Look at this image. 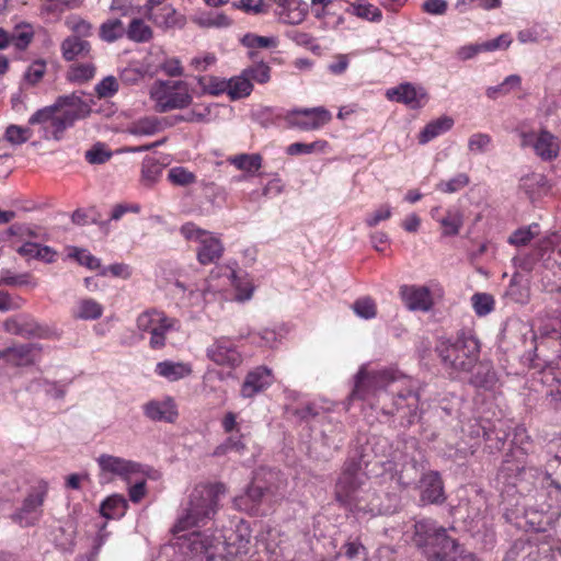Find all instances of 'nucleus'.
I'll return each mask as SVG.
<instances>
[{
    "label": "nucleus",
    "instance_id": "nucleus-1",
    "mask_svg": "<svg viewBox=\"0 0 561 561\" xmlns=\"http://www.w3.org/2000/svg\"><path fill=\"white\" fill-rule=\"evenodd\" d=\"M91 106L76 93L60 95L48 106L37 110L30 118L28 125L39 126L42 138L59 141L67 128L78 119L88 117Z\"/></svg>",
    "mask_w": 561,
    "mask_h": 561
},
{
    "label": "nucleus",
    "instance_id": "nucleus-2",
    "mask_svg": "<svg viewBox=\"0 0 561 561\" xmlns=\"http://www.w3.org/2000/svg\"><path fill=\"white\" fill-rule=\"evenodd\" d=\"M225 493L221 483L198 484L188 496L184 513L178 518L171 533L176 536L193 527L205 525L217 513L219 496Z\"/></svg>",
    "mask_w": 561,
    "mask_h": 561
},
{
    "label": "nucleus",
    "instance_id": "nucleus-3",
    "mask_svg": "<svg viewBox=\"0 0 561 561\" xmlns=\"http://www.w3.org/2000/svg\"><path fill=\"white\" fill-rule=\"evenodd\" d=\"M412 541L432 561H450L459 550L456 539L447 535V529L433 519H421L413 525Z\"/></svg>",
    "mask_w": 561,
    "mask_h": 561
},
{
    "label": "nucleus",
    "instance_id": "nucleus-4",
    "mask_svg": "<svg viewBox=\"0 0 561 561\" xmlns=\"http://www.w3.org/2000/svg\"><path fill=\"white\" fill-rule=\"evenodd\" d=\"M436 352L450 375L469 373L480 354V343L471 332H461L454 342L442 341Z\"/></svg>",
    "mask_w": 561,
    "mask_h": 561
},
{
    "label": "nucleus",
    "instance_id": "nucleus-5",
    "mask_svg": "<svg viewBox=\"0 0 561 561\" xmlns=\"http://www.w3.org/2000/svg\"><path fill=\"white\" fill-rule=\"evenodd\" d=\"M387 393L391 396V408L385 409V413L399 415L407 424L414 423L420 401L417 382L412 378L396 375Z\"/></svg>",
    "mask_w": 561,
    "mask_h": 561
},
{
    "label": "nucleus",
    "instance_id": "nucleus-6",
    "mask_svg": "<svg viewBox=\"0 0 561 561\" xmlns=\"http://www.w3.org/2000/svg\"><path fill=\"white\" fill-rule=\"evenodd\" d=\"M149 94L159 113L185 108L193 101L188 83L182 80L156 81L150 88Z\"/></svg>",
    "mask_w": 561,
    "mask_h": 561
},
{
    "label": "nucleus",
    "instance_id": "nucleus-7",
    "mask_svg": "<svg viewBox=\"0 0 561 561\" xmlns=\"http://www.w3.org/2000/svg\"><path fill=\"white\" fill-rule=\"evenodd\" d=\"M396 375L397 373L389 370L375 371L362 368L356 375L353 387V399L359 398L366 400L370 396H374L379 389L387 391Z\"/></svg>",
    "mask_w": 561,
    "mask_h": 561
},
{
    "label": "nucleus",
    "instance_id": "nucleus-8",
    "mask_svg": "<svg viewBox=\"0 0 561 561\" xmlns=\"http://www.w3.org/2000/svg\"><path fill=\"white\" fill-rule=\"evenodd\" d=\"M185 546L193 554L205 558V561H224L220 550L221 541L211 535L193 531L183 537Z\"/></svg>",
    "mask_w": 561,
    "mask_h": 561
},
{
    "label": "nucleus",
    "instance_id": "nucleus-9",
    "mask_svg": "<svg viewBox=\"0 0 561 561\" xmlns=\"http://www.w3.org/2000/svg\"><path fill=\"white\" fill-rule=\"evenodd\" d=\"M206 356L217 366L230 369L239 367L243 362L238 347L227 337L215 339L206 348Z\"/></svg>",
    "mask_w": 561,
    "mask_h": 561
},
{
    "label": "nucleus",
    "instance_id": "nucleus-10",
    "mask_svg": "<svg viewBox=\"0 0 561 561\" xmlns=\"http://www.w3.org/2000/svg\"><path fill=\"white\" fill-rule=\"evenodd\" d=\"M98 463L101 469V483H108L114 477L127 480L140 470V466L134 461L105 454L98 458Z\"/></svg>",
    "mask_w": 561,
    "mask_h": 561
},
{
    "label": "nucleus",
    "instance_id": "nucleus-11",
    "mask_svg": "<svg viewBox=\"0 0 561 561\" xmlns=\"http://www.w3.org/2000/svg\"><path fill=\"white\" fill-rule=\"evenodd\" d=\"M330 119L331 114L324 107L295 110L287 116L289 125L301 130L318 129Z\"/></svg>",
    "mask_w": 561,
    "mask_h": 561
},
{
    "label": "nucleus",
    "instance_id": "nucleus-12",
    "mask_svg": "<svg viewBox=\"0 0 561 561\" xmlns=\"http://www.w3.org/2000/svg\"><path fill=\"white\" fill-rule=\"evenodd\" d=\"M39 351L36 344H15L0 351V359L13 367L32 366Z\"/></svg>",
    "mask_w": 561,
    "mask_h": 561
},
{
    "label": "nucleus",
    "instance_id": "nucleus-13",
    "mask_svg": "<svg viewBox=\"0 0 561 561\" xmlns=\"http://www.w3.org/2000/svg\"><path fill=\"white\" fill-rule=\"evenodd\" d=\"M522 145L533 146L536 154L542 160H552L559 152V145L556 137L546 130L539 134H523Z\"/></svg>",
    "mask_w": 561,
    "mask_h": 561
},
{
    "label": "nucleus",
    "instance_id": "nucleus-14",
    "mask_svg": "<svg viewBox=\"0 0 561 561\" xmlns=\"http://www.w3.org/2000/svg\"><path fill=\"white\" fill-rule=\"evenodd\" d=\"M386 95L390 101L403 103L413 110L422 107L427 101L425 90L412 83H402L389 89Z\"/></svg>",
    "mask_w": 561,
    "mask_h": 561
},
{
    "label": "nucleus",
    "instance_id": "nucleus-15",
    "mask_svg": "<svg viewBox=\"0 0 561 561\" xmlns=\"http://www.w3.org/2000/svg\"><path fill=\"white\" fill-rule=\"evenodd\" d=\"M400 296L409 310L428 311L433 306L431 291L425 286L403 285L400 287Z\"/></svg>",
    "mask_w": 561,
    "mask_h": 561
},
{
    "label": "nucleus",
    "instance_id": "nucleus-16",
    "mask_svg": "<svg viewBox=\"0 0 561 561\" xmlns=\"http://www.w3.org/2000/svg\"><path fill=\"white\" fill-rule=\"evenodd\" d=\"M44 499L45 491L28 494L21 508L12 515V519L22 527L34 525L41 516Z\"/></svg>",
    "mask_w": 561,
    "mask_h": 561
},
{
    "label": "nucleus",
    "instance_id": "nucleus-17",
    "mask_svg": "<svg viewBox=\"0 0 561 561\" xmlns=\"http://www.w3.org/2000/svg\"><path fill=\"white\" fill-rule=\"evenodd\" d=\"M271 382V370L263 366L256 367L247 374L241 387V396L252 398L268 387Z\"/></svg>",
    "mask_w": 561,
    "mask_h": 561
},
{
    "label": "nucleus",
    "instance_id": "nucleus-18",
    "mask_svg": "<svg viewBox=\"0 0 561 561\" xmlns=\"http://www.w3.org/2000/svg\"><path fill=\"white\" fill-rule=\"evenodd\" d=\"M144 414L154 422L174 423L178 417L176 407L172 399L149 401L144 404Z\"/></svg>",
    "mask_w": 561,
    "mask_h": 561
},
{
    "label": "nucleus",
    "instance_id": "nucleus-19",
    "mask_svg": "<svg viewBox=\"0 0 561 561\" xmlns=\"http://www.w3.org/2000/svg\"><path fill=\"white\" fill-rule=\"evenodd\" d=\"M154 25L161 28L182 27L185 23L183 15H180L174 8L165 5L144 13Z\"/></svg>",
    "mask_w": 561,
    "mask_h": 561
},
{
    "label": "nucleus",
    "instance_id": "nucleus-20",
    "mask_svg": "<svg viewBox=\"0 0 561 561\" xmlns=\"http://www.w3.org/2000/svg\"><path fill=\"white\" fill-rule=\"evenodd\" d=\"M421 482V501L423 503L437 504L444 501L443 482L437 472L424 474Z\"/></svg>",
    "mask_w": 561,
    "mask_h": 561
},
{
    "label": "nucleus",
    "instance_id": "nucleus-21",
    "mask_svg": "<svg viewBox=\"0 0 561 561\" xmlns=\"http://www.w3.org/2000/svg\"><path fill=\"white\" fill-rule=\"evenodd\" d=\"M222 253L224 244L218 238L209 233L199 244L196 253L197 261L203 265L215 263L222 256Z\"/></svg>",
    "mask_w": 561,
    "mask_h": 561
},
{
    "label": "nucleus",
    "instance_id": "nucleus-22",
    "mask_svg": "<svg viewBox=\"0 0 561 561\" xmlns=\"http://www.w3.org/2000/svg\"><path fill=\"white\" fill-rule=\"evenodd\" d=\"M454 126V119L449 116H440L428 124L419 134V142L425 145Z\"/></svg>",
    "mask_w": 561,
    "mask_h": 561
},
{
    "label": "nucleus",
    "instance_id": "nucleus-23",
    "mask_svg": "<svg viewBox=\"0 0 561 561\" xmlns=\"http://www.w3.org/2000/svg\"><path fill=\"white\" fill-rule=\"evenodd\" d=\"M267 492H270L268 488L254 482L248 488L244 495L234 500V504L242 510L255 511Z\"/></svg>",
    "mask_w": 561,
    "mask_h": 561
},
{
    "label": "nucleus",
    "instance_id": "nucleus-24",
    "mask_svg": "<svg viewBox=\"0 0 561 561\" xmlns=\"http://www.w3.org/2000/svg\"><path fill=\"white\" fill-rule=\"evenodd\" d=\"M90 49V43L79 36H68L61 43L62 57L68 61L78 57H85Z\"/></svg>",
    "mask_w": 561,
    "mask_h": 561
},
{
    "label": "nucleus",
    "instance_id": "nucleus-25",
    "mask_svg": "<svg viewBox=\"0 0 561 561\" xmlns=\"http://www.w3.org/2000/svg\"><path fill=\"white\" fill-rule=\"evenodd\" d=\"M519 188L525 192L530 199H534L546 192L547 179L542 173L536 172L524 175L519 181Z\"/></svg>",
    "mask_w": 561,
    "mask_h": 561
},
{
    "label": "nucleus",
    "instance_id": "nucleus-26",
    "mask_svg": "<svg viewBox=\"0 0 561 561\" xmlns=\"http://www.w3.org/2000/svg\"><path fill=\"white\" fill-rule=\"evenodd\" d=\"M172 330H179V321L164 314L161 319V322L158 323L156 329L150 333V347L153 350H160L164 347L165 335Z\"/></svg>",
    "mask_w": 561,
    "mask_h": 561
},
{
    "label": "nucleus",
    "instance_id": "nucleus-27",
    "mask_svg": "<svg viewBox=\"0 0 561 561\" xmlns=\"http://www.w3.org/2000/svg\"><path fill=\"white\" fill-rule=\"evenodd\" d=\"M278 7V16L284 23L299 24L306 18L307 11L295 1L279 0Z\"/></svg>",
    "mask_w": 561,
    "mask_h": 561
},
{
    "label": "nucleus",
    "instance_id": "nucleus-28",
    "mask_svg": "<svg viewBox=\"0 0 561 561\" xmlns=\"http://www.w3.org/2000/svg\"><path fill=\"white\" fill-rule=\"evenodd\" d=\"M157 373L171 381H175L191 375L192 367L186 363L165 360L157 364Z\"/></svg>",
    "mask_w": 561,
    "mask_h": 561
},
{
    "label": "nucleus",
    "instance_id": "nucleus-29",
    "mask_svg": "<svg viewBox=\"0 0 561 561\" xmlns=\"http://www.w3.org/2000/svg\"><path fill=\"white\" fill-rule=\"evenodd\" d=\"M474 371L472 373V376L470 377V382L474 387L490 389L492 388L496 382V376L488 363H479L473 366Z\"/></svg>",
    "mask_w": 561,
    "mask_h": 561
},
{
    "label": "nucleus",
    "instance_id": "nucleus-30",
    "mask_svg": "<svg viewBox=\"0 0 561 561\" xmlns=\"http://www.w3.org/2000/svg\"><path fill=\"white\" fill-rule=\"evenodd\" d=\"M126 508L127 501L125 497L118 494H114L103 501L100 507V512L103 517L111 519L123 516Z\"/></svg>",
    "mask_w": 561,
    "mask_h": 561
},
{
    "label": "nucleus",
    "instance_id": "nucleus-31",
    "mask_svg": "<svg viewBox=\"0 0 561 561\" xmlns=\"http://www.w3.org/2000/svg\"><path fill=\"white\" fill-rule=\"evenodd\" d=\"M5 332L23 337H32L38 333V327L32 322H20L15 318L7 319L3 323Z\"/></svg>",
    "mask_w": 561,
    "mask_h": 561
},
{
    "label": "nucleus",
    "instance_id": "nucleus-32",
    "mask_svg": "<svg viewBox=\"0 0 561 561\" xmlns=\"http://www.w3.org/2000/svg\"><path fill=\"white\" fill-rule=\"evenodd\" d=\"M227 83H228L227 92L231 100H238V99L245 98V96L250 95V93L252 92V89H253V85L249 81V78L245 77V75H243V73L239 77L230 79L229 81H227Z\"/></svg>",
    "mask_w": 561,
    "mask_h": 561
},
{
    "label": "nucleus",
    "instance_id": "nucleus-33",
    "mask_svg": "<svg viewBox=\"0 0 561 561\" xmlns=\"http://www.w3.org/2000/svg\"><path fill=\"white\" fill-rule=\"evenodd\" d=\"M438 222L443 227L444 236H456L463 225V216L458 209H448L446 215L438 219Z\"/></svg>",
    "mask_w": 561,
    "mask_h": 561
},
{
    "label": "nucleus",
    "instance_id": "nucleus-34",
    "mask_svg": "<svg viewBox=\"0 0 561 561\" xmlns=\"http://www.w3.org/2000/svg\"><path fill=\"white\" fill-rule=\"evenodd\" d=\"M160 130V123L157 117H144L131 123L127 131L135 136H150Z\"/></svg>",
    "mask_w": 561,
    "mask_h": 561
},
{
    "label": "nucleus",
    "instance_id": "nucleus-35",
    "mask_svg": "<svg viewBox=\"0 0 561 561\" xmlns=\"http://www.w3.org/2000/svg\"><path fill=\"white\" fill-rule=\"evenodd\" d=\"M10 34V44H12L16 49L23 50L25 49L33 39L34 32L28 24L18 25L13 28Z\"/></svg>",
    "mask_w": 561,
    "mask_h": 561
},
{
    "label": "nucleus",
    "instance_id": "nucleus-36",
    "mask_svg": "<svg viewBox=\"0 0 561 561\" xmlns=\"http://www.w3.org/2000/svg\"><path fill=\"white\" fill-rule=\"evenodd\" d=\"M129 39L145 43L152 38V30L141 19H133L127 28Z\"/></svg>",
    "mask_w": 561,
    "mask_h": 561
},
{
    "label": "nucleus",
    "instance_id": "nucleus-37",
    "mask_svg": "<svg viewBox=\"0 0 561 561\" xmlns=\"http://www.w3.org/2000/svg\"><path fill=\"white\" fill-rule=\"evenodd\" d=\"M161 173V164L153 158H146L141 167V183L147 187H151Z\"/></svg>",
    "mask_w": 561,
    "mask_h": 561
},
{
    "label": "nucleus",
    "instance_id": "nucleus-38",
    "mask_svg": "<svg viewBox=\"0 0 561 561\" xmlns=\"http://www.w3.org/2000/svg\"><path fill=\"white\" fill-rule=\"evenodd\" d=\"M197 82L202 89L203 94L218 95L224 93L228 89L226 80L214 76H202L197 77Z\"/></svg>",
    "mask_w": 561,
    "mask_h": 561
},
{
    "label": "nucleus",
    "instance_id": "nucleus-39",
    "mask_svg": "<svg viewBox=\"0 0 561 561\" xmlns=\"http://www.w3.org/2000/svg\"><path fill=\"white\" fill-rule=\"evenodd\" d=\"M193 22L201 27H227L231 24L225 13H201L193 18Z\"/></svg>",
    "mask_w": 561,
    "mask_h": 561
},
{
    "label": "nucleus",
    "instance_id": "nucleus-40",
    "mask_svg": "<svg viewBox=\"0 0 561 561\" xmlns=\"http://www.w3.org/2000/svg\"><path fill=\"white\" fill-rule=\"evenodd\" d=\"M353 311L362 319L370 320L377 316V304L369 297H359L353 302Z\"/></svg>",
    "mask_w": 561,
    "mask_h": 561
},
{
    "label": "nucleus",
    "instance_id": "nucleus-41",
    "mask_svg": "<svg viewBox=\"0 0 561 561\" xmlns=\"http://www.w3.org/2000/svg\"><path fill=\"white\" fill-rule=\"evenodd\" d=\"M125 33L123 22L119 19H112L104 22L100 27V36L103 41L112 43L121 38Z\"/></svg>",
    "mask_w": 561,
    "mask_h": 561
},
{
    "label": "nucleus",
    "instance_id": "nucleus-42",
    "mask_svg": "<svg viewBox=\"0 0 561 561\" xmlns=\"http://www.w3.org/2000/svg\"><path fill=\"white\" fill-rule=\"evenodd\" d=\"M377 497L375 494L366 493L365 496H360L353 492V506L356 511H363L370 514H381L382 510L377 503Z\"/></svg>",
    "mask_w": 561,
    "mask_h": 561
},
{
    "label": "nucleus",
    "instance_id": "nucleus-43",
    "mask_svg": "<svg viewBox=\"0 0 561 561\" xmlns=\"http://www.w3.org/2000/svg\"><path fill=\"white\" fill-rule=\"evenodd\" d=\"M538 233L539 226L537 224L519 228L508 237V243L515 247H523L528 244Z\"/></svg>",
    "mask_w": 561,
    "mask_h": 561
},
{
    "label": "nucleus",
    "instance_id": "nucleus-44",
    "mask_svg": "<svg viewBox=\"0 0 561 561\" xmlns=\"http://www.w3.org/2000/svg\"><path fill=\"white\" fill-rule=\"evenodd\" d=\"M353 14L367 21H379L382 16L381 11L374 4L365 0H358L353 3Z\"/></svg>",
    "mask_w": 561,
    "mask_h": 561
},
{
    "label": "nucleus",
    "instance_id": "nucleus-45",
    "mask_svg": "<svg viewBox=\"0 0 561 561\" xmlns=\"http://www.w3.org/2000/svg\"><path fill=\"white\" fill-rule=\"evenodd\" d=\"M163 316V312L154 309L145 311L138 317L137 327L142 332L151 333L156 329L158 323L161 322Z\"/></svg>",
    "mask_w": 561,
    "mask_h": 561
},
{
    "label": "nucleus",
    "instance_id": "nucleus-46",
    "mask_svg": "<svg viewBox=\"0 0 561 561\" xmlns=\"http://www.w3.org/2000/svg\"><path fill=\"white\" fill-rule=\"evenodd\" d=\"M492 138L484 133H476L468 139V150L474 154H483L490 150Z\"/></svg>",
    "mask_w": 561,
    "mask_h": 561
},
{
    "label": "nucleus",
    "instance_id": "nucleus-47",
    "mask_svg": "<svg viewBox=\"0 0 561 561\" xmlns=\"http://www.w3.org/2000/svg\"><path fill=\"white\" fill-rule=\"evenodd\" d=\"M470 180L466 173H458L448 181H440L436 184V190L443 193H456L469 184Z\"/></svg>",
    "mask_w": 561,
    "mask_h": 561
},
{
    "label": "nucleus",
    "instance_id": "nucleus-48",
    "mask_svg": "<svg viewBox=\"0 0 561 561\" xmlns=\"http://www.w3.org/2000/svg\"><path fill=\"white\" fill-rule=\"evenodd\" d=\"M102 306L93 299H83L79 305L77 317L84 320L99 319L102 316Z\"/></svg>",
    "mask_w": 561,
    "mask_h": 561
},
{
    "label": "nucleus",
    "instance_id": "nucleus-49",
    "mask_svg": "<svg viewBox=\"0 0 561 561\" xmlns=\"http://www.w3.org/2000/svg\"><path fill=\"white\" fill-rule=\"evenodd\" d=\"M32 136L30 127H21L18 125H10L5 129L4 137L12 145H22L26 142Z\"/></svg>",
    "mask_w": 561,
    "mask_h": 561
},
{
    "label": "nucleus",
    "instance_id": "nucleus-50",
    "mask_svg": "<svg viewBox=\"0 0 561 561\" xmlns=\"http://www.w3.org/2000/svg\"><path fill=\"white\" fill-rule=\"evenodd\" d=\"M168 179L179 186H187L196 182L195 174L182 167L172 168L168 173Z\"/></svg>",
    "mask_w": 561,
    "mask_h": 561
},
{
    "label": "nucleus",
    "instance_id": "nucleus-51",
    "mask_svg": "<svg viewBox=\"0 0 561 561\" xmlns=\"http://www.w3.org/2000/svg\"><path fill=\"white\" fill-rule=\"evenodd\" d=\"M231 162L239 170L253 172L261 168L262 158L259 154H239L233 157Z\"/></svg>",
    "mask_w": 561,
    "mask_h": 561
},
{
    "label": "nucleus",
    "instance_id": "nucleus-52",
    "mask_svg": "<svg viewBox=\"0 0 561 561\" xmlns=\"http://www.w3.org/2000/svg\"><path fill=\"white\" fill-rule=\"evenodd\" d=\"M471 300L476 313L480 317L489 314L494 308V298L489 294H474Z\"/></svg>",
    "mask_w": 561,
    "mask_h": 561
},
{
    "label": "nucleus",
    "instance_id": "nucleus-53",
    "mask_svg": "<svg viewBox=\"0 0 561 561\" xmlns=\"http://www.w3.org/2000/svg\"><path fill=\"white\" fill-rule=\"evenodd\" d=\"M327 142L323 140H317L310 144L294 142L287 147V153L290 156L296 154H309L314 151H322Z\"/></svg>",
    "mask_w": 561,
    "mask_h": 561
},
{
    "label": "nucleus",
    "instance_id": "nucleus-54",
    "mask_svg": "<svg viewBox=\"0 0 561 561\" xmlns=\"http://www.w3.org/2000/svg\"><path fill=\"white\" fill-rule=\"evenodd\" d=\"M80 0H43L42 12L46 14H56L62 12L66 8H77Z\"/></svg>",
    "mask_w": 561,
    "mask_h": 561
},
{
    "label": "nucleus",
    "instance_id": "nucleus-55",
    "mask_svg": "<svg viewBox=\"0 0 561 561\" xmlns=\"http://www.w3.org/2000/svg\"><path fill=\"white\" fill-rule=\"evenodd\" d=\"M243 75L251 80L259 83H266L270 80V67L264 62H259L252 67L244 69Z\"/></svg>",
    "mask_w": 561,
    "mask_h": 561
},
{
    "label": "nucleus",
    "instance_id": "nucleus-56",
    "mask_svg": "<svg viewBox=\"0 0 561 561\" xmlns=\"http://www.w3.org/2000/svg\"><path fill=\"white\" fill-rule=\"evenodd\" d=\"M336 499L342 503H347L351 496V473L345 469L339 478L335 485Z\"/></svg>",
    "mask_w": 561,
    "mask_h": 561
},
{
    "label": "nucleus",
    "instance_id": "nucleus-57",
    "mask_svg": "<svg viewBox=\"0 0 561 561\" xmlns=\"http://www.w3.org/2000/svg\"><path fill=\"white\" fill-rule=\"evenodd\" d=\"M66 24L75 33L73 36L83 38L91 35V24L79 16H69L66 20Z\"/></svg>",
    "mask_w": 561,
    "mask_h": 561
},
{
    "label": "nucleus",
    "instance_id": "nucleus-58",
    "mask_svg": "<svg viewBox=\"0 0 561 561\" xmlns=\"http://www.w3.org/2000/svg\"><path fill=\"white\" fill-rule=\"evenodd\" d=\"M69 256L75 257L79 264L90 270H96L101 267L100 260L84 249L73 248V252L70 253Z\"/></svg>",
    "mask_w": 561,
    "mask_h": 561
},
{
    "label": "nucleus",
    "instance_id": "nucleus-59",
    "mask_svg": "<svg viewBox=\"0 0 561 561\" xmlns=\"http://www.w3.org/2000/svg\"><path fill=\"white\" fill-rule=\"evenodd\" d=\"M95 67L93 64H79L70 68V79L76 81H88L93 78Z\"/></svg>",
    "mask_w": 561,
    "mask_h": 561
},
{
    "label": "nucleus",
    "instance_id": "nucleus-60",
    "mask_svg": "<svg viewBox=\"0 0 561 561\" xmlns=\"http://www.w3.org/2000/svg\"><path fill=\"white\" fill-rule=\"evenodd\" d=\"M118 91V82L115 77H105L95 87V92L99 98H111Z\"/></svg>",
    "mask_w": 561,
    "mask_h": 561
},
{
    "label": "nucleus",
    "instance_id": "nucleus-61",
    "mask_svg": "<svg viewBox=\"0 0 561 561\" xmlns=\"http://www.w3.org/2000/svg\"><path fill=\"white\" fill-rule=\"evenodd\" d=\"M46 64L43 60L34 61L26 70L24 79L32 85L39 82L45 73Z\"/></svg>",
    "mask_w": 561,
    "mask_h": 561
},
{
    "label": "nucleus",
    "instance_id": "nucleus-62",
    "mask_svg": "<svg viewBox=\"0 0 561 561\" xmlns=\"http://www.w3.org/2000/svg\"><path fill=\"white\" fill-rule=\"evenodd\" d=\"M232 7L251 14H260L266 11L263 0H239L233 2Z\"/></svg>",
    "mask_w": 561,
    "mask_h": 561
},
{
    "label": "nucleus",
    "instance_id": "nucleus-63",
    "mask_svg": "<svg viewBox=\"0 0 561 561\" xmlns=\"http://www.w3.org/2000/svg\"><path fill=\"white\" fill-rule=\"evenodd\" d=\"M512 43V39L508 35L502 34L499 37L486 41L482 44H477L479 53L481 51H493L500 48H507Z\"/></svg>",
    "mask_w": 561,
    "mask_h": 561
},
{
    "label": "nucleus",
    "instance_id": "nucleus-64",
    "mask_svg": "<svg viewBox=\"0 0 561 561\" xmlns=\"http://www.w3.org/2000/svg\"><path fill=\"white\" fill-rule=\"evenodd\" d=\"M112 157L110 151H106L102 146H94L85 152V159L91 164H101L106 162Z\"/></svg>",
    "mask_w": 561,
    "mask_h": 561
}]
</instances>
